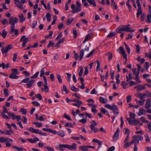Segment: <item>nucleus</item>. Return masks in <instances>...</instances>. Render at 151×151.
I'll return each instance as SVG.
<instances>
[{
  "label": "nucleus",
  "instance_id": "1a4fd4ad",
  "mask_svg": "<svg viewBox=\"0 0 151 151\" xmlns=\"http://www.w3.org/2000/svg\"><path fill=\"white\" fill-rule=\"evenodd\" d=\"M72 101L75 102L77 103L73 104V105L74 106H76L78 107L79 108L80 107V105L83 104L82 102L79 100H78L76 99H72Z\"/></svg>",
  "mask_w": 151,
  "mask_h": 151
},
{
  "label": "nucleus",
  "instance_id": "2f4dec72",
  "mask_svg": "<svg viewBox=\"0 0 151 151\" xmlns=\"http://www.w3.org/2000/svg\"><path fill=\"white\" fill-rule=\"evenodd\" d=\"M8 142L7 138H6L3 137H0V142Z\"/></svg>",
  "mask_w": 151,
  "mask_h": 151
},
{
  "label": "nucleus",
  "instance_id": "c85d7f7f",
  "mask_svg": "<svg viewBox=\"0 0 151 151\" xmlns=\"http://www.w3.org/2000/svg\"><path fill=\"white\" fill-rule=\"evenodd\" d=\"M111 4L112 6H113L114 9H116L117 8V6L116 4L114 1V0H111Z\"/></svg>",
  "mask_w": 151,
  "mask_h": 151
},
{
  "label": "nucleus",
  "instance_id": "6ab92c4d",
  "mask_svg": "<svg viewBox=\"0 0 151 151\" xmlns=\"http://www.w3.org/2000/svg\"><path fill=\"white\" fill-rule=\"evenodd\" d=\"M11 30L9 33L11 34H12L14 32L15 35L16 36H17L19 33L18 30L17 29H15L14 28H10Z\"/></svg>",
  "mask_w": 151,
  "mask_h": 151
},
{
  "label": "nucleus",
  "instance_id": "c9c22d12",
  "mask_svg": "<svg viewBox=\"0 0 151 151\" xmlns=\"http://www.w3.org/2000/svg\"><path fill=\"white\" fill-rule=\"evenodd\" d=\"M8 115L12 117L13 120H14L16 119V116L14 113H8Z\"/></svg>",
  "mask_w": 151,
  "mask_h": 151
},
{
  "label": "nucleus",
  "instance_id": "5701e85b",
  "mask_svg": "<svg viewBox=\"0 0 151 151\" xmlns=\"http://www.w3.org/2000/svg\"><path fill=\"white\" fill-rule=\"evenodd\" d=\"M9 77L11 79H16L18 78V76L16 74L12 73L9 76Z\"/></svg>",
  "mask_w": 151,
  "mask_h": 151
},
{
  "label": "nucleus",
  "instance_id": "ddd939ff",
  "mask_svg": "<svg viewBox=\"0 0 151 151\" xmlns=\"http://www.w3.org/2000/svg\"><path fill=\"white\" fill-rule=\"evenodd\" d=\"M145 106L146 109H148L151 107V101L150 99H148L146 100Z\"/></svg>",
  "mask_w": 151,
  "mask_h": 151
},
{
  "label": "nucleus",
  "instance_id": "680f3d73",
  "mask_svg": "<svg viewBox=\"0 0 151 151\" xmlns=\"http://www.w3.org/2000/svg\"><path fill=\"white\" fill-rule=\"evenodd\" d=\"M83 71V68L82 67H80V72L78 74V76H82V74Z\"/></svg>",
  "mask_w": 151,
  "mask_h": 151
},
{
  "label": "nucleus",
  "instance_id": "0e129e2a",
  "mask_svg": "<svg viewBox=\"0 0 151 151\" xmlns=\"http://www.w3.org/2000/svg\"><path fill=\"white\" fill-rule=\"evenodd\" d=\"M17 53H15L13 55V60L14 62H15L17 60Z\"/></svg>",
  "mask_w": 151,
  "mask_h": 151
},
{
  "label": "nucleus",
  "instance_id": "e2e57ef3",
  "mask_svg": "<svg viewBox=\"0 0 151 151\" xmlns=\"http://www.w3.org/2000/svg\"><path fill=\"white\" fill-rule=\"evenodd\" d=\"M124 44L126 47V48L127 51L128 53L129 54H130V49L129 47V46L127 45L125 43H124Z\"/></svg>",
  "mask_w": 151,
  "mask_h": 151
},
{
  "label": "nucleus",
  "instance_id": "de8ad7c7",
  "mask_svg": "<svg viewBox=\"0 0 151 151\" xmlns=\"http://www.w3.org/2000/svg\"><path fill=\"white\" fill-rule=\"evenodd\" d=\"M107 55L108 56L109 60H111L113 56L112 53L111 52H108L107 54Z\"/></svg>",
  "mask_w": 151,
  "mask_h": 151
},
{
  "label": "nucleus",
  "instance_id": "5fc2aeb1",
  "mask_svg": "<svg viewBox=\"0 0 151 151\" xmlns=\"http://www.w3.org/2000/svg\"><path fill=\"white\" fill-rule=\"evenodd\" d=\"M62 91H64L67 94L68 91L67 88L66 86L65 85H63V90H62Z\"/></svg>",
  "mask_w": 151,
  "mask_h": 151
},
{
  "label": "nucleus",
  "instance_id": "f257e3e1",
  "mask_svg": "<svg viewBox=\"0 0 151 151\" xmlns=\"http://www.w3.org/2000/svg\"><path fill=\"white\" fill-rule=\"evenodd\" d=\"M76 144L73 143L71 145L67 144H60L59 145V149L60 150L63 151V148H66L70 150H76L77 149L76 147Z\"/></svg>",
  "mask_w": 151,
  "mask_h": 151
},
{
  "label": "nucleus",
  "instance_id": "dca6fc26",
  "mask_svg": "<svg viewBox=\"0 0 151 151\" xmlns=\"http://www.w3.org/2000/svg\"><path fill=\"white\" fill-rule=\"evenodd\" d=\"M135 96L137 97L140 99H142L145 98L146 94L145 93H139L135 94Z\"/></svg>",
  "mask_w": 151,
  "mask_h": 151
},
{
  "label": "nucleus",
  "instance_id": "ea45409f",
  "mask_svg": "<svg viewBox=\"0 0 151 151\" xmlns=\"http://www.w3.org/2000/svg\"><path fill=\"white\" fill-rule=\"evenodd\" d=\"M140 120L142 122H144V123H147V124L148 123V122H149L148 121H147L145 119V118L144 117H141L140 119Z\"/></svg>",
  "mask_w": 151,
  "mask_h": 151
},
{
  "label": "nucleus",
  "instance_id": "4c0bfd02",
  "mask_svg": "<svg viewBox=\"0 0 151 151\" xmlns=\"http://www.w3.org/2000/svg\"><path fill=\"white\" fill-rule=\"evenodd\" d=\"M73 31L74 35L73 37L74 39H75L76 37L77 36L76 29L74 28L73 29Z\"/></svg>",
  "mask_w": 151,
  "mask_h": 151
},
{
  "label": "nucleus",
  "instance_id": "7ed1b4c3",
  "mask_svg": "<svg viewBox=\"0 0 151 151\" xmlns=\"http://www.w3.org/2000/svg\"><path fill=\"white\" fill-rule=\"evenodd\" d=\"M105 107L108 109L113 111V113L116 115H118L119 114L118 109L117 106L114 104H113L112 105L109 104H106L104 106Z\"/></svg>",
  "mask_w": 151,
  "mask_h": 151
},
{
  "label": "nucleus",
  "instance_id": "13d9d810",
  "mask_svg": "<svg viewBox=\"0 0 151 151\" xmlns=\"http://www.w3.org/2000/svg\"><path fill=\"white\" fill-rule=\"evenodd\" d=\"M30 80V78H25L21 81V82L27 83Z\"/></svg>",
  "mask_w": 151,
  "mask_h": 151
},
{
  "label": "nucleus",
  "instance_id": "79ce46f5",
  "mask_svg": "<svg viewBox=\"0 0 151 151\" xmlns=\"http://www.w3.org/2000/svg\"><path fill=\"white\" fill-rule=\"evenodd\" d=\"M95 143H96L99 145V148L101 147L102 145V142L100 141L95 139Z\"/></svg>",
  "mask_w": 151,
  "mask_h": 151
},
{
  "label": "nucleus",
  "instance_id": "bf43d9fd",
  "mask_svg": "<svg viewBox=\"0 0 151 151\" xmlns=\"http://www.w3.org/2000/svg\"><path fill=\"white\" fill-rule=\"evenodd\" d=\"M4 95L6 96H8L9 95L8 93V90L7 88H5L4 90Z\"/></svg>",
  "mask_w": 151,
  "mask_h": 151
},
{
  "label": "nucleus",
  "instance_id": "a19ab883",
  "mask_svg": "<svg viewBox=\"0 0 151 151\" xmlns=\"http://www.w3.org/2000/svg\"><path fill=\"white\" fill-rule=\"evenodd\" d=\"M12 73H14L16 74H19L18 70L17 69H12L11 70Z\"/></svg>",
  "mask_w": 151,
  "mask_h": 151
},
{
  "label": "nucleus",
  "instance_id": "9d476101",
  "mask_svg": "<svg viewBox=\"0 0 151 151\" xmlns=\"http://www.w3.org/2000/svg\"><path fill=\"white\" fill-rule=\"evenodd\" d=\"M145 86V85L144 86L141 85H139L134 87V88L136 89L137 91H140L142 90L146 89V87Z\"/></svg>",
  "mask_w": 151,
  "mask_h": 151
},
{
  "label": "nucleus",
  "instance_id": "4be33fe9",
  "mask_svg": "<svg viewBox=\"0 0 151 151\" xmlns=\"http://www.w3.org/2000/svg\"><path fill=\"white\" fill-rule=\"evenodd\" d=\"M19 17L20 19V23L23 22L25 20V18L24 17L23 14H21L19 16Z\"/></svg>",
  "mask_w": 151,
  "mask_h": 151
},
{
  "label": "nucleus",
  "instance_id": "a18cd8bd",
  "mask_svg": "<svg viewBox=\"0 0 151 151\" xmlns=\"http://www.w3.org/2000/svg\"><path fill=\"white\" fill-rule=\"evenodd\" d=\"M135 46L136 47V50L138 53H139L140 51V47L139 45L135 44Z\"/></svg>",
  "mask_w": 151,
  "mask_h": 151
},
{
  "label": "nucleus",
  "instance_id": "20e7f679",
  "mask_svg": "<svg viewBox=\"0 0 151 151\" xmlns=\"http://www.w3.org/2000/svg\"><path fill=\"white\" fill-rule=\"evenodd\" d=\"M26 129L28 131H29L32 133L42 134L45 136L47 135V134L46 133L42 132L41 131L38 129H35L33 127H29Z\"/></svg>",
  "mask_w": 151,
  "mask_h": 151
},
{
  "label": "nucleus",
  "instance_id": "338daca9",
  "mask_svg": "<svg viewBox=\"0 0 151 151\" xmlns=\"http://www.w3.org/2000/svg\"><path fill=\"white\" fill-rule=\"evenodd\" d=\"M1 22L4 25H5L8 22V21L6 19H4L3 20H1Z\"/></svg>",
  "mask_w": 151,
  "mask_h": 151
},
{
  "label": "nucleus",
  "instance_id": "8fccbe9b",
  "mask_svg": "<svg viewBox=\"0 0 151 151\" xmlns=\"http://www.w3.org/2000/svg\"><path fill=\"white\" fill-rule=\"evenodd\" d=\"M44 148L47 149L49 151H55L54 149L53 148L50 147L49 146H44Z\"/></svg>",
  "mask_w": 151,
  "mask_h": 151
},
{
  "label": "nucleus",
  "instance_id": "603ef678",
  "mask_svg": "<svg viewBox=\"0 0 151 151\" xmlns=\"http://www.w3.org/2000/svg\"><path fill=\"white\" fill-rule=\"evenodd\" d=\"M63 116L69 120H72L71 119L70 117L68 115H67L66 114H64Z\"/></svg>",
  "mask_w": 151,
  "mask_h": 151
},
{
  "label": "nucleus",
  "instance_id": "cd10ccee",
  "mask_svg": "<svg viewBox=\"0 0 151 151\" xmlns=\"http://www.w3.org/2000/svg\"><path fill=\"white\" fill-rule=\"evenodd\" d=\"M139 75H138V74L136 75V76H135V77L134 78V79L135 80L137 83L139 84L141 83V81L139 78Z\"/></svg>",
  "mask_w": 151,
  "mask_h": 151
},
{
  "label": "nucleus",
  "instance_id": "3c124183",
  "mask_svg": "<svg viewBox=\"0 0 151 151\" xmlns=\"http://www.w3.org/2000/svg\"><path fill=\"white\" fill-rule=\"evenodd\" d=\"M129 116L131 119H134L135 118V115L132 112H129Z\"/></svg>",
  "mask_w": 151,
  "mask_h": 151
},
{
  "label": "nucleus",
  "instance_id": "69168bd1",
  "mask_svg": "<svg viewBox=\"0 0 151 151\" xmlns=\"http://www.w3.org/2000/svg\"><path fill=\"white\" fill-rule=\"evenodd\" d=\"M13 148L17 149L18 151H23V150L24 149L23 148L19 147L17 146H14Z\"/></svg>",
  "mask_w": 151,
  "mask_h": 151
},
{
  "label": "nucleus",
  "instance_id": "39448f33",
  "mask_svg": "<svg viewBox=\"0 0 151 151\" xmlns=\"http://www.w3.org/2000/svg\"><path fill=\"white\" fill-rule=\"evenodd\" d=\"M122 27H120L119 28L118 32L120 33L121 31H125L128 32H133L134 31V30H132L131 28L127 26H122Z\"/></svg>",
  "mask_w": 151,
  "mask_h": 151
},
{
  "label": "nucleus",
  "instance_id": "2eb2a0df",
  "mask_svg": "<svg viewBox=\"0 0 151 151\" xmlns=\"http://www.w3.org/2000/svg\"><path fill=\"white\" fill-rule=\"evenodd\" d=\"M134 137L136 141H137V144L139 143V141H141L143 139V137L140 135H137Z\"/></svg>",
  "mask_w": 151,
  "mask_h": 151
},
{
  "label": "nucleus",
  "instance_id": "0eeeda50",
  "mask_svg": "<svg viewBox=\"0 0 151 151\" xmlns=\"http://www.w3.org/2000/svg\"><path fill=\"white\" fill-rule=\"evenodd\" d=\"M29 40V39L28 38H26L25 35L22 36L20 40V42H22L23 41V42L22 45V46L23 47H24L26 44V43L28 42Z\"/></svg>",
  "mask_w": 151,
  "mask_h": 151
},
{
  "label": "nucleus",
  "instance_id": "f03ea898",
  "mask_svg": "<svg viewBox=\"0 0 151 151\" xmlns=\"http://www.w3.org/2000/svg\"><path fill=\"white\" fill-rule=\"evenodd\" d=\"M76 4L77 5V7H76L73 4H72L71 6L70 7L72 9V12L73 14L78 13L81 10V4L77 1H76Z\"/></svg>",
  "mask_w": 151,
  "mask_h": 151
},
{
  "label": "nucleus",
  "instance_id": "393cba45",
  "mask_svg": "<svg viewBox=\"0 0 151 151\" xmlns=\"http://www.w3.org/2000/svg\"><path fill=\"white\" fill-rule=\"evenodd\" d=\"M126 78L127 79V82L129 81L130 80L132 79L133 78L131 73H129L128 75V76H126Z\"/></svg>",
  "mask_w": 151,
  "mask_h": 151
},
{
  "label": "nucleus",
  "instance_id": "e433bc0d",
  "mask_svg": "<svg viewBox=\"0 0 151 151\" xmlns=\"http://www.w3.org/2000/svg\"><path fill=\"white\" fill-rule=\"evenodd\" d=\"M58 134L59 136L61 137H63L65 136V133L63 131H60L58 132Z\"/></svg>",
  "mask_w": 151,
  "mask_h": 151
},
{
  "label": "nucleus",
  "instance_id": "423d86ee",
  "mask_svg": "<svg viewBox=\"0 0 151 151\" xmlns=\"http://www.w3.org/2000/svg\"><path fill=\"white\" fill-rule=\"evenodd\" d=\"M12 47V45L10 44L7 46H6L5 48L4 47H2L1 50L2 53L4 54L7 53L9 50L11 49Z\"/></svg>",
  "mask_w": 151,
  "mask_h": 151
},
{
  "label": "nucleus",
  "instance_id": "58836bf2",
  "mask_svg": "<svg viewBox=\"0 0 151 151\" xmlns=\"http://www.w3.org/2000/svg\"><path fill=\"white\" fill-rule=\"evenodd\" d=\"M73 20L74 19L73 18L69 19L66 22L67 25H69Z\"/></svg>",
  "mask_w": 151,
  "mask_h": 151
},
{
  "label": "nucleus",
  "instance_id": "473e14b6",
  "mask_svg": "<svg viewBox=\"0 0 151 151\" xmlns=\"http://www.w3.org/2000/svg\"><path fill=\"white\" fill-rule=\"evenodd\" d=\"M32 124H34L37 127H40L42 126V124L41 123H38V122H34Z\"/></svg>",
  "mask_w": 151,
  "mask_h": 151
},
{
  "label": "nucleus",
  "instance_id": "4d7b16f0",
  "mask_svg": "<svg viewBox=\"0 0 151 151\" xmlns=\"http://www.w3.org/2000/svg\"><path fill=\"white\" fill-rule=\"evenodd\" d=\"M56 77L58 78V79L60 83L62 82V80L61 79L60 75L59 74H58L56 75Z\"/></svg>",
  "mask_w": 151,
  "mask_h": 151
},
{
  "label": "nucleus",
  "instance_id": "37998d69",
  "mask_svg": "<svg viewBox=\"0 0 151 151\" xmlns=\"http://www.w3.org/2000/svg\"><path fill=\"white\" fill-rule=\"evenodd\" d=\"M132 71L133 72V74L135 75V76H136V75L137 74L139 75V72L138 71H137V72L136 71V68L133 69L132 70Z\"/></svg>",
  "mask_w": 151,
  "mask_h": 151
},
{
  "label": "nucleus",
  "instance_id": "774afa93",
  "mask_svg": "<svg viewBox=\"0 0 151 151\" xmlns=\"http://www.w3.org/2000/svg\"><path fill=\"white\" fill-rule=\"evenodd\" d=\"M101 112L104 114L108 113V111L106 110L104 108H101Z\"/></svg>",
  "mask_w": 151,
  "mask_h": 151
},
{
  "label": "nucleus",
  "instance_id": "6e6552de",
  "mask_svg": "<svg viewBox=\"0 0 151 151\" xmlns=\"http://www.w3.org/2000/svg\"><path fill=\"white\" fill-rule=\"evenodd\" d=\"M119 133V130L118 128L114 134L113 137V140L114 142H116L118 139Z\"/></svg>",
  "mask_w": 151,
  "mask_h": 151
},
{
  "label": "nucleus",
  "instance_id": "09e8293b",
  "mask_svg": "<svg viewBox=\"0 0 151 151\" xmlns=\"http://www.w3.org/2000/svg\"><path fill=\"white\" fill-rule=\"evenodd\" d=\"M45 74V70L44 68H42L40 74V76L41 77H42Z\"/></svg>",
  "mask_w": 151,
  "mask_h": 151
},
{
  "label": "nucleus",
  "instance_id": "72a5a7b5",
  "mask_svg": "<svg viewBox=\"0 0 151 151\" xmlns=\"http://www.w3.org/2000/svg\"><path fill=\"white\" fill-rule=\"evenodd\" d=\"M7 35V33L6 31L5 30H3L2 31V33H1V35L4 38H5Z\"/></svg>",
  "mask_w": 151,
  "mask_h": 151
},
{
  "label": "nucleus",
  "instance_id": "f704fd0d",
  "mask_svg": "<svg viewBox=\"0 0 151 151\" xmlns=\"http://www.w3.org/2000/svg\"><path fill=\"white\" fill-rule=\"evenodd\" d=\"M71 90L75 92H77L79 91V89L77 88H76L75 86H72L70 87Z\"/></svg>",
  "mask_w": 151,
  "mask_h": 151
},
{
  "label": "nucleus",
  "instance_id": "f8f14e48",
  "mask_svg": "<svg viewBox=\"0 0 151 151\" xmlns=\"http://www.w3.org/2000/svg\"><path fill=\"white\" fill-rule=\"evenodd\" d=\"M18 22V19L16 17L14 18L12 17L9 20V24H16Z\"/></svg>",
  "mask_w": 151,
  "mask_h": 151
},
{
  "label": "nucleus",
  "instance_id": "b1692460",
  "mask_svg": "<svg viewBox=\"0 0 151 151\" xmlns=\"http://www.w3.org/2000/svg\"><path fill=\"white\" fill-rule=\"evenodd\" d=\"M96 63L97 64V65L96 68V71L97 72H98L101 70L100 63L99 60H97Z\"/></svg>",
  "mask_w": 151,
  "mask_h": 151
},
{
  "label": "nucleus",
  "instance_id": "412c9836",
  "mask_svg": "<svg viewBox=\"0 0 151 151\" xmlns=\"http://www.w3.org/2000/svg\"><path fill=\"white\" fill-rule=\"evenodd\" d=\"M99 100L100 101L102 104H106L107 103V99L102 97H100L99 98Z\"/></svg>",
  "mask_w": 151,
  "mask_h": 151
},
{
  "label": "nucleus",
  "instance_id": "052dcab7",
  "mask_svg": "<svg viewBox=\"0 0 151 151\" xmlns=\"http://www.w3.org/2000/svg\"><path fill=\"white\" fill-rule=\"evenodd\" d=\"M5 113H2L1 114V116L4 118H5L7 119H10V118L6 115L5 114Z\"/></svg>",
  "mask_w": 151,
  "mask_h": 151
},
{
  "label": "nucleus",
  "instance_id": "f3484780",
  "mask_svg": "<svg viewBox=\"0 0 151 151\" xmlns=\"http://www.w3.org/2000/svg\"><path fill=\"white\" fill-rule=\"evenodd\" d=\"M92 35V33H90L87 35V36L86 37L84 40L83 42V43H84L86 41L90 40L91 38V37Z\"/></svg>",
  "mask_w": 151,
  "mask_h": 151
},
{
  "label": "nucleus",
  "instance_id": "49530a36",
  "mask_svg": "<svg viewBox=\"0 0 151 151\" xmlns=\"http://www.w3.org/2000/svg\"><path fill=\"white\" fill-rule=\"evenodd\" d=\"M147 20L148 23L151 22V14H148L147 16Z\"/></svg>",
  "mask_w": 151,
  "mask_h": 151
},
{
  "label": "nucleus",
  "instance_id": "a878e982",
  "mask_svg": "<svg viewBox=\"0 0 151 151\" xmlns=\"http://www.w3.org/2000/svg\"><path fill=\"white\" fill-rule=\"evenodd\" d=\"M132 124L133 125H136L140 122L139 120L134 119L132 120Z\"/></svg>",
  "mask_w": 151,
  "mask_h": 151
},
{
  "label": "nucleus",
  "instance_id": "7c9ffc66",
  "mask_svg": "<svg viewBox=\"0 0 151 151\" xmlns=\"http://www.w3.org/2000/svg\"><path fill=\"white\" fill-rule=\"evenodd\" d=\"M115 32L112 31H111L109 34L108 35L107 37L109 38H111L113 37L115 35Z\"/></svg>",
  "mask_w": 151,
  "mask_h": 151
},
{
  "label": "nucleus",
  "instance_id": "9b49d317",
  "mask_svg": "<svg viewBox=\"0 0 151 151\" xmlns=\"http://www.w3.org/2000/svg\"><path fill=\"white\" fill-rule=\"evenodd\" d=\"M119 50L120 51V53L122 54L123 55V56L124 58H125L126 60H127V55L125 53V51L123 47H120L119 48Z\"/></svg>",
  "mask_w": 151,
  "mask_h": 151
},
{
  "label": "nucleus",
  "instance_id": "c03bdc74",
  "mask_svg": "<svg viewBox=\"0 0 151 151\" xmlns=\"http://www.w3.org/2000/svg\"><path fill=\"white\" fill-rule=\"evenodd\" d=\"M51 15L49 13H47L46 17L47 19V20L48 22H50V20Z\"/></svg>",
  "mask_w": 151,
  "mask_h": 151
},
{
  "label": "nucleus",
  "instance_id": "aec40b11",
  "mask_svg": "<svg viewBox=\"0 0 151 151\" xmlns=\"http://www.w3.org/2000/svg\"><path fill=\"white\" fill-rule=\"evenodd\" d=\"M146 113L145 112V110L143 109H139V111L138 113V115L139 116L142 115H145Z\"/></svg>",
  "mask_w": 151,
  "mask_h": 151
},
{
  "label": "nucleus",
  "instance_id": "c756f323",
  "mask_svg": "<svg viewBox=\"0 0 151 151\" xmlns=\"http://www.w3.org/2000/svg\"><path fill=\"white\" fill-rule=\"evenodd\" d=\"M135 101L137 104H139L140 105L142 106L144 105V104L145 100H141L140 101H138V100L136 99Z\"/></svg>",
  "mask_w": 151,
  "mask_h": 151
},
{
  "label": "nucleus",
  "instance_id": "864d4df0",
  "mask_svg": "<svg viewBox=\"0 0 151 151\" xmlns=\"http://www.w3.org/2000/svg\"><path fill=\"white\" fill-rule=\"evenodd\" d=\"M127 85V83L124 81H123L121 83V85L124 89L126 88V86Z\"/></svg>",
  "mask_w": 151,
  "mask_h": 151
},
{
  "label": "nucleus",
  "instance_id": "bb28decb",
  "mask_svg": "<svg viewBox=\"0 0 151 151\" xmlns=\"http://www.w3.org/2000/svg\"><path fill=\"white\" fill-rule=\"evenodd\" d=\"M84 50L83 49L81 50L80 52V58L79 60H81L83 57L84 55Z\"/></svg>",
  "mask_w": 151,
  "mask_h": 151
},
{
  "label": "nucleus",
  "instance_id": "a211bd4d",
  "mask_svg": "<svg viewBox=\"0 0 151 151\" xmlns=\"http://www.w3.org/2000/svg\"><path fill=\"white\" fill-rule=\"evenodd\" d=\"M11 30L9 33L11 34H12L14 32L15 35L16 36H17L19 33L18 30L17 29H15L14 28H10Z\"/></svg>",
  "mask_w": 151,
  "mask_h": 151
},
{
  "label": "nucleus",
  "instance_id": "6e6d98bb",
  "mask_svg": "<svg viewBox=\"0 0 151 151\" xmlns=\"http://www.w3.org/2000/svg\"><path fill=\"white\" fill-rule=\"evenodd\" d=\"M137 84V83L134 81H129V86H132L135 85Z\"/></svg>",
  "mask_w": 151,
  "mask_h": 151
},
{
  "label": "nucleus",
  "instance_id": "4468645a",
  "mask_svg": "<svg viewBox=\"0 0 151 151\" xmlns=\"http://www.w3.org/2000/svg\"><path fill=\"white\" fill-rule=\"evenodd\" d=\"M35 81V80L33 79H32L30 80H29L28 82L26 84L27 88H30L33 84Z\"/></svg>",
  "mask_w": 151,
  "mask_h": 151
}]
</instances>
